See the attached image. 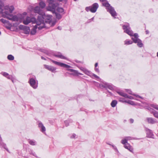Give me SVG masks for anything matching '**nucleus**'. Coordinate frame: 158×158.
<instances>
[{"label": "nucleus", "instance_id": "1", "mask_svg": "<svg viewBox=\"0 0 158 158\" xmlns=\"http://www.w3.org/2000/svg\"><path fill=\"white\" fill-rule=\"evenodd\" d=\"M45 18L44 16H38L37 19H36L35 18H31L29 17H27L26 19L23 21V23L25 25H27L29 23L32 22L33 23H36L37 25H41L38 27V29L39 30L42 29L44 27V21L43 20V18Z\"/></svg>", "mask_w": 158, "mask_h": 158}, {"label": "nucleus", "instance_id": "2", "mask_svg": "<svg viewBox=\"0 0 158 158\" xmlns=\"http://www.w3.org/2000/svg\"><path fill=\"white\" fill-rule=\"evenodd\" d=\"M99 0L102 2L103 5L106 7L107 11L112 16L115 17L117 16V13L114 8L110 5L106 0Z\"/></svg>", "mask_w": 158, "mask_h": 158}, {"label": "nucleus", "instance_id": "3", "mask_svg": "<svg viewBox=\"0 0 158 158\" xmlns=\"http://www.w3.org/2000/svg\"><path fill=\"white\" fill-rule=\"evenodd\" d=\"M123 27L124 32L126 33L130 36H134V38L132 37L131 38V39L133 40V42L134 40L139 39L138 38V35L137 33H135L133 35V31L131 30V28L129 27V25L128 23L126 25H123Z\"/></svg>", "mask_w": 158, "mask_h": 158}, {"label": "nucleus", "instance_id": "4", "mask_svg": "<svg viewBox=\"0 0 158 158\" xmlns=\"http://www.w3.org/2000/svg\"><path fill=\"white\" fill-rule=\"evenodd\" d=\"M3 15L8 19L14 21H18L19 18L16 15H10L7 11H5L3 13Z\"/></svg>", "mask_w": 158, "mask_h": 158}, {"label": "nucleus", "instance_id": "5", "mask_svg": "<svg viewBox=\"0 0 158 158\" xmlns=\"http://www.w3.org/2000/svg\"><path fill=\"white\" fill-rule=\"evenodd\" d=\"M98 7V5L97 3H94L92 6L86 7L85 10L87 12L90 11L92 13L95 12Z\"/></svg>", "mask_w": 158, "mask_h": 158}, {"label": "nucleus", "instance_id": "6", "mask_svg": "<svg viewBox=\"0 0 158 158\" xmlns=\"http://www.w3.org/2000/svg\"><path fill=\"white\" fill-rule=\"evenodd\" d=\"M53 0H50L48 6L47 7V9L48 10L51 11L53 13H55L56 9L57 6V5L53 3Z\"/></svg>", "mask_w": 158, "mask_h": 158}, {"label": "nucleus", "instance_id": "7", "mask_svg": "<svg viewBox=\"0 0 158 158\" xmlns=\"http://www.w3.org/2000/svg\"><path fill=\"white\" fill-rule=\"evenodd\" d=\"M40 16H44L45 17V18L44 17L43 19V20L44 21V27L43 28L45 27V23H48L49 24H51V23L52 22V19L49 15H46L44 13H43L42 15H40Z\"/></svg>", "mask_w": 158, "mask_h": 158}, {"label": "nucleus", "instance_id": "8", "mask_svg": "<svg viewBox=\"0 0 158 158\" xmlns=\"http://www.w3.org/2000/svg\"><path fill=\"white\" fill-rule=\"evenodd\" d=\"M30 85L34 89H35L38 87V81L37 82L35 79L34 78H30L28 81Z\"/></svg>", "mask_w": 158, "mask_h": 158}, {"label": "nucleus", "instance_id": "9", "mask_svg": "<svg viewBox=\"0 0 158 158\" xmlns=\"http://www.w3.org/2000/svg\"><path fill=\"white\" fill-rule=\"evenodd\" d=\"M19 29L23 31L24 33L26 34H28L30 31V28L29 27L22 25H20L19 26Z\"/></svg>", "mask_w": 158, "mask_h": 158}, {"label": "nucleus", "instance_id": "10", "mask_svg": "<svg viewBox=\"0 0 158 158\" xmlns=\"http://www.w3.org/2000/svg\"><path fill=\"white\" fill-rule=\"evenodd\" d=\"M51 61H52L53 63L55 64L56 65H58L61 67H64V68H69L71 67V66H70V65H68L67 64H66L58 62L54 60H53L52 59H50Z\"/></svg>", "mask_w": 158, "mask_h": 158}, {"label": "nucleus", "instance_id": "11", "mask_svg": "<svg viewBox=\"0 0 158 158\" xmlns=\"http://www.w3.org/2000/svg\"><path fill=\"white\" fill-rule=\"evenodd\" d=\"M101 86L106 89L108 88L111 90H113L114 89V86L112 85L111 84L106 82L103 83V84H102Z\"/></svg>", "mask_w": 158, "mask_h": 158}, {"label": "nucleus", "instance_id": "12", "mask_svg": "<svg viewBox=\"0 0 158 158\" xmlns=\"http://www.w3.org/2000/svg\"><path fill=\"white\" fill-rule=\"evenodd\" d=\"M68 70L72 72L70 74L71 75H73L74 76H78L79 75H82V74L78 72L77 71L72 69H68Z\"/></svg>", "mask_w": 158, "mask_h": 158}, {"label": "nucleus", "instance_id": "13", "mask_svg": "<svg viewBox=\"0 0 158 158\" xmlns=\"http://www.w3.org/2000/svg\"><path fill=\"white\" fill-rule=\"evenodd\" d=\"M53 55L56 57L60 58L61 59L68 60V59L66 57L62 55L61 53L60 52L54 53L53 54Z\"/></svg>", "mask_w": 158, "mask_h": 158}, {"label": "nucleus", "instance_id": "14", "mask_svg": "<svg viewBox=\"0 0 158 158\" xmlns=\"http://www.w3.org/2000/svg\"><path fill=\"white\" fill-rule=\"evenodd\" d=\"M34 12L35 13H38L39 14L38 16H40V15H42L43 12H41V10L40 9V7L38 6H36L35 7L34 9Z\"/></svg>", "mask_w": 158, "mask_h": 158}, {"label": "nucleus", "instance_id": "15", "mask_svg": "<svg viewBox=\"0 0 158 158\" xmlns=\"http://www.w3.org/2000/svg\"><path fill=\"white\" fill-rule=\"evenodd\" d=\"M40 26H41V25H37V24H36L34 26L33 28L31 29V31L30 34L32 35H35L36 32L37 28H38V27Z\"/></svg>", "mask_w": 158, "mask_h": 158}, {"label": "nucleus", "instance_id": "16", "mask_svg": "<svg viewBox=\"0 0 158 158\" xmlns=\"http://www.w3.org/2000/svg\"><path fill=\"white\" fill-rule=\"evenodd\" d=\"M133 42L135 43H137V46L141 48L143 46V44L142 43L141 40L140 39L134 40Z\"/></svg>", "mask_w": 158, "mask_h": 158}, {"label": "nucleus", "instance_id": "17", "mask_svg": "<svg viewBox=\"0 0 158 158\" xmlns=\"http://www.w3.org/2000/svg\"><path fill=\"white\" fill-rule=\"evenodd\" d=\"M44 66L46 69L52 71V72H53L56 69L54 67L49 66L46 64H44Z\"/></svg>", "mask_w": 158, "mask_h": 158}, {"label": "nucleus", "instance_id": "18", "mask_svg": "<svg viewBox=\"0 0 158 158\" xmlns=\"http://www.w3.org/2000/svg\"><path fill=\"white\" fill-rule=\"evenodd\" d=\"M147 135V136L149 138H153V134L152 131L148 129H146Z\"/></svg>", "mask_w": 158, "mask_h": 158}, {"label": "nucleus", "instance_id": "19", "mask_svg": "<svg viewBox=\"0 0 158 158\" xmlns=\"http://www.w3.org/2000/svg\"><path fill=\"white\" fill-rule=\"evenodd\" d=\"M147 120L148 123L151 124H153L156 123V121L152 118H147Z\"/></svg>", "mask_w": 158, "mask_h": 158}, {"label": "nucleus", "instance_id": "20", "mask_svg": "<svg viewBox=\"0 0 158 158\" xmlns=\"http://www.w3.org/2000/svg\"><path fill=\"white\" fill-rule=\"evenodd\" d=\"M38 126L40 128H41L40 131L42 132L43 133L45 132L46 130L45 128L41 122H40L39 123Z\"/></svg>", "mask_w": 158, "mask_h": 158}, {"label": "nucleus", "instance_id": "21", "mask_svg": "<svg viewBox=\"0 0 158 158\" xmlns=\"http://www.w3.org/2000/svg\"><path fill=\"white\" fill-rule=\"evenodd\" d=\"M124 148L128 149L131 152H133V149L132 147L130 145V144L127 143L126 144L124 145Z\"/></svg>", "mask_w": 158, "mask_h": 158}, {"label": "nucleus", "instance_id": "22", "mask_svg": "<svg viewBox=\"0 0 158 158\" xmlns=\"http://www.w3.org/2000/svg\"><path fill=\"white\" fill-rule=\"evenodd\" d=\"M126 91L128 93H129V94L133 95L136 96V97H139V98H141L142 99H143V98L142 97L139 96V95L133 94L132 93V92L129 89H126Z\"/></svg>", "mask_w": 158, "mask_h": 158}, {"label": "nucleus", "instance_id": "23", "mask_svg": "<svg viewBox=\"0 0 158 158\" xmlns=\"http://www.w3.org/2000/svg\"><path fill=\"white\" fill-rule=\"evenodd\" d=\"M14 10V7L13 6H10L8 7L7 10L8 11H7L10 15H11V13Z\"/></svg>", "mask_w": 158, "mask_h": 158}, {"label": "nucleus", "instance_id": "24", "mask_svg": "<svg viewBox=\"0 0 158 158\" xmlns=\"http://www.w3.org/2000/svg\"><path fill=\"white\" fill-rule=\"evenodd\" d=\"M117 103V101L116 100H114L112 101L110 104L112 107H114L116 106Z\"/></svg>", "mask_w": 158, "mask_h": 158}, {"label": "nucleus", "instance_id": "25", "mask_svg": "<svg viewBox=\"0 0 158 158\" xmlns=\"http://www.w3.org/2000/svg\"><path fill=\"white\" fill-rule=\"evenodd\" d=\"M39 6L41 8H44L46 6V4L44 2L41 1L39 3Z\"/></svg>", "mask_w": 158, "mask_h": 158}, {"label": "nucleus", "instance_id": "26", "mask_svg": "<svg viewBox=\"0 0 158 158\" xmlns=\"http://www.w3.org/2000/svg\"><path fill=\"white\" fill-rule=\"evenodd\" d=\"M28 142L29 143L32 145H36V142L35 141L32 140L28 139Z\"/></svg>", "mask_w": 158, "mask_h": 158}, {"label": "nucleus", "instance_id": "27", "mask_svg": "<svg viewBox=\"0 0 158 158\" xmlns=\"http://www.w3.org/2000/svg\"><path fill=\"white\" fill-rule=\"evenodd\" d=\"M53 14H54L55 15L57 19H60L61 18L62 16L59 13H56V11H55V13H54Z\"/></svg>", "mask_w": 158, "mask_h": 158}, {"label": "nucleus", "instance_id": "28", "mask_svg": "<svg viewBox=\"0 0 158 158\" xmlns=\"http://www.w3.org/2000/svg\"><path fill=\"white\" fill-rule=\"evenodd\" d=\"M56 11L58 12L62 13L64 12V9L61 7H58L56 9Z\"/></svg>", "mask_w": 158, "mask_h": 158}, {"label": "nucleus", "instance_id": "29", "mask_svg": "<svg viewBox=\"0 0 158 158\" xmlns=\"http://www.w3.org/2000/svg\"><path fill=\"white\" fill-rule=\"evenodd\" d=\"M118 94L120 95L123 96L125 98H126V97L127 96V94L125 93L122 92H118Z\"/></svg>", "mask_w": 158, "mask_h": 158}, {"label": "nucleus", "instance_id": "30", "mask_svg": "<svg viewBox=\"0 0 158 158\" xmlns=\"http://www.w3.org/2000/svg\"><path fill=\"white\" fill-rule=\"evenodd\" d=\"M133 42L131 40H127L125 41V44L127 45L131 44Z\"/></svg>", "mask_w": 158, "mask_h": 158}, {"label": "nucleus", "instance_id": "31", "mask_svg": "<svg viewBox=\"0 0 158 158\" xmlns=\"http://www.w3.org/2000/svg\"><path fill=\"white\" fill-rule=\"evenodd\" d=\"M7 59L10 60H14V56L11 55H9L7 56Z\"/></svg>", "mask_w": 158, "mask_h": 158}, {"label": "nucleus", "instance_id": "32", "mask_svg": "<svg viewBox=\"0 0 158 158\" xmlns=\"http://www.w3.org/2000/svg\"><path fill=\"white\" fill-rule=\"evenodd\" d=\"M124 102H127V103H128L129 104H130L131 105H135L134 102L133 101H132L131 100H129L127 101H124Z\"/></svg>", "mask_w": 158, "mask_h": 158}, {"label": "nucleus", "instance_id": "33", "mask_svg": "<svg viewBox=\"0 0 158 158\" xmlns=\"http://www.w3.org/2000/svg\"><path fill=\"white\" fill-rule=\"evenodd\" d=\"M4 6V5L3 3H2V2L0 1V14L2 13L3 14V13H2V7L3 6Z\"/></svg>", "mask_w": 158, "mask_h": 158}, {"label": "nucleus", "instance_id": "34", "mask_svg": "<svg viewBox=\"0 0 158 158\" xmlns=\"http://www.w3.org/2000/svg\"><path fill=\"white\" fill-rule=\"evenodd\" d=\"M85 73L91 77H92V74H93V73H92L90 71H88V70H87L85 72Z\"/></svg>", "mask_w": 158, "mask_h": 158}, {"label": "nucleus", "instance_id": "35", "mask_svg": "<svg viewBox=\"0 0 158 158\" xmlns=\"http://www.w3.org/2000/svg\"><path fill=\"white\" fill-rule=\"evenodd\" d=\"M85 73L91 77H92V74H93V73H92L90 71H88V70H87L85 72Z\"/></svg>", "mask_w": 158, "mask_h": 158}, {"label": "nucleus", "instance_id": "36", "mask_svg": "<svg viewBox=\"0 0 158 158\" xmlns=\"http://www.w3.org/2000/svg\"><path fill=\"white\" fill-rule=\"evenodd\" d=\"M127 140L125 138L123 139H122V140H121V143L124 144V145H125V144H126L127 143H127Z\"/></svg>", "mask_w": 158, "mask_h": 158}, {"label": "nucleus", "instance_id": "37", "mask_svg": "<svg viewBox=\"0 0 158 158\" xmlns=\"http://www.w3.org/2000/svg\"><path fill=\"white\" fill-rule=\"evenodd\" d=\"M29 153L30 154L32 155L33 156H35L36 157H37V156H36L35 153L32 150H30V151H29Z\"/></svg>", "mask_w": 158, "mask_h": 158}, {"label": "nucleus", "instance_id": "38", "mask_svg": "<svg viewBox=\"0 0 158 158\" xmlns=\"http://www.w3.org/2000/svg\"><path fill=\"white\" fill-rule=\"evenodd\" d=\"M151 107L158 110V105L155 104H151Z\"/></svg>", "mask_w": 158, "mask_h": 158}, {"label": "nucleus", "instance_id": "39", "mask_svg": "<svg viewBox=\"0 0 158 158\" xmlns=\"http://www.w3.org/2000/svg\"><path fill=\"white\" fill-rule=\"evenodd\" d=\"M125 138L126 139L127 141L128 140H132L134 139H135L132 137H131V136H127L125 137Z\"/></svg>", "mask_w": 158, "mask_h": 158}, {"label": "nucleus", "instance_id": "40", "mask_svg": "<svg viewBox=\"0 0 158 158\" xmlns=\"http://www.w3.org/2000/svg\"><path fill=\"white\" fill-rule=\"evenodd\" d=\"M153 115L154 116L157 118H158V112L156 111H155L153 113Z\"/></svg>", "mask_w": 158, "mask_h": 158}, {"label": "nucleus", "instance_id": "41", "mask_svg": "<svg viewBox=\"0 0 158 158\" xmlns=\"http://www.w3.org/2000/svg\"><path fill=\"white\" fill-rule=\"evenodd\" d=\"M92 77H92V78H93V77H94L96 78H97L98 79H100V78H99V77L98 76H97V75L95 74L94 73H93V74H92Z\"/></svg>", "mask_w": 158, "mask_h": 158}, {"label": "nucleus", "instance_id": "42", "mask_svg": "<svg viewBox=\"0 0 158 158\" xmlns=\"http://www.w3.org/2000/svg\"><path fill=\"white\" fill-rule=\"evenodd\" d=\"M80 69L81 70L83 71L85 73L87 70V69L82 67H81L80 68Z\"/></svg>", "mask_w": 158, "mask_h": 158}, {"label": "nucleus", "instance_id": "43", "mask_svg": "<svg viewBox=\"0 0 158 158\" xmlns=\"http://www.w3.org/2000/svg\"><path fill=\"white\" fill-rule=\"evenodd\" d=\"M1 21H2V22L3 23H7V20L5 19H1Z\"/></svg>", "mask_w": 158, "mask_h": 158}, {"label": "nucleus", "instance_id": "44", "mask_svg": "<svg viewBox=\"0 0 158 158\" xmlns=\"http://www.w3.org/2000/svg\"><path fill=\"white\" fill-rule=\"evenodd\" d=\"M2 75L4 77H7V76H8L9 74L6 72H3L2 73Z\"/></svg>", "mask_w": 158, "mask_h": 158}, {"label": "nucleus", "instance_id": "45", "mask_svg": "<svg viewBox=\"0 0 158 158\" xmlns=\"http://www.w3.org/2000/svg\"><path fill=\"white\" fill-rule=\"evenodd\" d=\"M40 51L46 54H48V52L47 51L43 49H41Z\"/></svg>", "mask_w": 158, "mask_h": 158}, {"label": "nucleus", "instance_id": "46", "mask_svg": "<svg viewBox=\"0 0 158 158\" xmlns=\"http://www.w3.org/2000/svg\"><path fill=\"white\" fill-rule=\"evenodd\" d=\"M126 98H129V99H134V98H133V97H132L131 96L128 95H127V96L126 97Z\"/></svg>", "mask_w": 158, "mask_h": 158}, {"label": "nucleus", "instance_id": "47", "mask_svg": "<svg viewBox=\"0 0 158 158\" xmlns=\"http://www.w3.org/2000/svg\"><path fill=\"white\" fill-rule=\"evenodd\" d=\"M13 77V76L12 75H9V74L8 76H7V77L6 78H7L8 79H11Z\"/></svg>", "mask_w": 158, "mask_h": 158}, {"label": "nucleus", "instance_id": "48", "mask_svg": "<svg viewBox=\"0 0 158 158\" xmlns=\"http://www.w3.org/2000/svg\"><path fill=\"white\" fill-rule=\"evenodd\" d=\"M64 123L66 127H67L69 125V123L68 121H64Z\"/></svg>", "mask_w": 158, "mask_h": 158}, {"label": "nucleus", "instance_id": "49", "mask_svg": "<svg viewBox=\"0 0 158 158\" xmlns=\"http://www.w3.org/2000/svg\"><path fill=\"white\" fill-rule=\"evenodd\" d=\"M98 73H99V71L98 68H97L96 67L94 69Z\"/></svg>", "mask_w": 158, "mask_h": 158}, {"label": "nucleus", "instance_id": "50", "mask_svg": "<svg viewBox=\"0 0 158 158\" xmlns=\"http://www.w3.org/2000/svg\"><path fill=\"white\" fill-rule=\"evenodd\" d=\"M130 123H132L134 122V119L132 118H130Z\"/></svg>", "mask_w": 158, "mask_h": 158}, {"label": "nucleus", "instance_id": "51", "mask_svg": "<svg viewBox=\"0 0 158 158\" xmlns=\"http://www.w3.org/2000/svg\"><path fill=\"white\" fill-rule=\"evenodd\" d=\"M76 135L75 134H73L72 136H71V138H74L75 137Z\"/></svg>", "mask_w": 158, "mask_h": 158}, {"label": "nucleus", "instance_id": "52", "mask_svg": "<svg viewBox=\"0 0 158 158\" xmlns=\"http://www.w3.org/2000/svg\"><path fill=\"white\" fill-rule=\"evenodd\" d=\"M55 22H53L52 23L51 22V26H53L55 24Z\"/></svg>", "mask_w": 158, "mask_h": 158}, {"label": "nucleus", "instance_id": "53", "mask_svg": "<svg viewBox=\"0 0 158 158\" xmlns=\"http://www.w3.org/2000/svg\"><path fill=\"white\" fill-rule=\"evenodd\" d=\"M57 29L59 30H61L62 29V28L61 27L58 26L57 27Z\"/></svg>", "mask_w": 158, "mask_h": 158}, {"label": "nucleus", "instance_id": "54", "mask_svg": "<svg viewBox=\"0 0 158 158\" xmlns=\"http://www.w3.org/2000/svg\"><path fill=\"white\" fill-rule=\"evenodd\" d=\"M98 63H96L95 64V68L98 65Z\"/></svg>", "mask_w": 158, "mask_h": 158}, {"label": "nucleus", "instance_id": "55", "mask_svg": "<svg viewBox=\"0 0 158 158\" xmlns=\"http://www.w3.org/2000/svg\"><path fill=\"white\" fill-rule=\"evenodd\" d=\"M41 59L43 60H46V59L43 56H41Z\"/></svg>", "mask_w": 158, "mask_h": 158}, {"label": "nucleus", "instance_id": "56", "mask_svg": "<svg viewBox=\"0 0 158 158\" xmlns=\"http://www.w3.org/2000/svg\"><path fill=\"white\" fill-rule=\"evenodd\" d=\"M75 61L77 63H81V62L80 61L76 60H75Z\"/></svg>", "mask_w": 158, "mask_h": 158}, {"label": "nucleus", "instance_id": "57", "mask_svg": "<svg viewBox=\"0 0 158 158\" xmlns=\"http://www.w3.org/2000/svg\"><path fill=\"white\" fill-rule=\"evenodd\" d=\"M107 92H108L109 93H110V95H112V94L111 93V92H110V91H108V90H107Z\"/></svg>", "mask_w": 158, "mask_h": 158}, {"label": "nucleus", "instance_id": "58", "mask_svg": "<svg viewBox=\"0 0 158 158\" xmlns=\"http://www.w3.org/2000/svg\"><path fill=\"white\" fill-rule=\"evenodd\" d=\"M11 81H12V82H14V77H13L11 79Z\"/></svg>", "mask_w": 158, "mask_h": 158}, {"label": "nucleus", "instance_id": "59", "mask_svg": "<svg viewBox=\"0 0 158 158\" xmlns=\"http://www.w3.org/2000/svg\"><path fill=\"white\" fill-rule=\"evenodd\" d=\"M146 34H148L149 33V31H148L147 30L146 31Z\"/></svg>", "mask_w": 158, "mask_h": 158}, {"label": "nucleus", "instance_id": "60", "mask_svg": "<svg viewBox=\"0 0 158 158\" xmlns=\"http://www.w3.org/2000/svg\"><path fill=\"white\" fill-rule=\"evenodd\" d=\"M58 1H59V2H62L63 0H58Z\"/></svg>", "mask_w": 158, "mask_h": 158}, {"label": "nucleus", "instance_id": "61", "mask_svg": "<svg viewBox=\"0 0 158 158\" xmlns=\"http://www.w3.org/2000/svg\"><path fill=\"white\" fill-rule=\"evenodd\" d=\"M94 19V17H93L92 19H92V20H93Z\"/></svg>", "mask_w": 158, "mask_h": 158}, {"label": "nucleus", "instance_id": "62", "mask_svg": "<svg viewBox=\"0 0 158 158\" xmlns=\"http://www.w3.org/2000/svg\"><path fill=\"white\" fill-rule=\"evenodd\" d=\"M157 57H158V52H157Z\"/></svg>", "mask_w": 158, "mask_h": 158}, {"label": "nucleus", "instance_id": "63", "mask_svg": "<svg viewBox=\"0 0 158 158\" xmlns=\"http://www.w3.org/2000/svg\"><path fill=\"white\" fill-rule=\"evenodd\" d=\"M64 1H65V2H66L67 0H64Z\"/></svg>", "mask_w": 158, "mask_h": 158}, {"label": "nucleus", "instance_id": "64", "mask_svg": "<svg viewBox=\"0 0 158 158\" xmlns=\"http://www.w3.org/2000/svg\"><path fill=\"white\" fill-rule=\"evenodd\" d=\"M64 1H65V2H66L67 0H64Z\"/></svg>", "mask_w": 158, "mask_h": 158}]
</instances>
